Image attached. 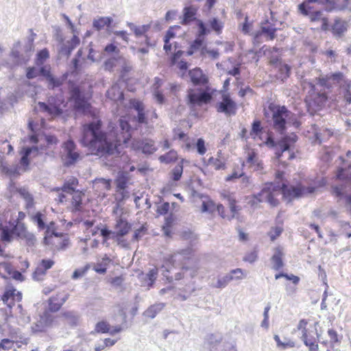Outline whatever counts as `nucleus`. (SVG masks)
<instances>
[{"label":"nucleus","mask_w":351,"mask_h":351,"mask_svg":"<svg viewBox=\"0 0 351 351\" xmlns=\"http://www.w3.org/2000/svg\"><path fill=\"white\" fill-rule=\"evenodd\" d=\"M343 101L345 105L342 107L343 113H351V92L347 93L343 97Z\"/></svg>","instance_id":"nucleus-42"},{"label":"nucleus","mask_w":351,"mask_h":351,"mask_svg":"<svg viewBox=\"0 0 351 351\" xmlns=\"http://www.w3.org/2000/svg\"><path fill=\"white\" fill-rule=\"evenodd\" d=\"M283 228L280 226L273 228L269 232V237L271 241L276 240L282 232Z\"/></svg>","instance_id":"nucleus-62"},{"label":"nucleus","mask_w":351,"mask_h":351,"mask_svg":"<svg viewBox=\"0 0 351 351\" xmlns=\"http://www.w3.org/2000/svg\"><path fill=\"white\" fill-rule=\"evenodd\" d=\"M205 40L195 36V40L191 43L190 45L191 46V49H193L197 51L205 45Z\"/></svg>","instance_id":"nucleus-55"},{"label":"nucleus","mask_w":351,"mask_h":351,"mask_svg":"<svg viewBox=\"0 0 351 351\" xmlns=\"http://www.w3.org/2000/svg\"><path fill=\"white\" fill-rule=\"evenodd\" d=\"M208 23L211 30L214 31L217 35L222 32L223 28V23L217 17H213L208 21Z\"/></svg>","instance_id":"nucleus-26"},{"label":"nucleus","mask_w":351,"mask_h":351,"mask_svg":"<svg viewBox=\"0 0 351 351\" xmlns=\"http://www.w3.org/2000/svg\"><path fill=\"white\" fill-rule=\"evenodd\" d=\"M73 50L72 47H69L66 43H63L61 45L58 53L60 56L69 58Z\"/></svg>","instance_id":"nucleus-44"},{"label":"nucleus","mask_w":351,"mask_h":351,"mask_svg":"<svg viewBox=\"0 0 351 351\" xmlns=\"http://www.w3.org/2000/svg\"><path fill=\"white\" fill-rule=\"evenodd\" d=\"M336 177L340 180L351 182V173L347 171L343 167H341L338 169Z\"/></svg>","instance_id":"nucleus-39"},{"label":"nucleus","mask_w":351,"mask_h":351,"mask_svg":"<svg viewBox=\"0 0 351 351\" xmlns=\"http://www.w3.org/2000/svg\"><path fill=\"white\" fill-rule=\"evenodd\" d=\"M45 217V216L44 214L40 211H38L34 215H32L31 219L33 222L37 224V226L40 230H44L47 228V224L44 221Z\"/></svg>","instance_id":"nucleus-28"},{"label":"nucleus","mask_w":351,"mask_h":351,"mask_svg":"<svg viewBox=\"0 0 351 351\" xmlns=\"http://www.w3.org/2000/svg\"><path fill=\"white\" fill-rule=\"evenodd\" d=\"M165 304L162 302L156 303L150 306L145 312L144 315L152 319L154 318L165 307Z\"/></svg>","instance_id":"nucleus-20"},{"label":"nucleus","mask_w":351,"mask_h":351,"mask_svg":"<svg viewBox=\"0 0 351 351\" xmlns=\"http://www.w3.org/2000/svg\"><path fill=\"white\" fill-rule=\"evenodd\" d=\"M62 103V101L61 99L54 97H50L48 99L47 104L40 101L38 105L41 108L48 112L51 114L58 116L60 115L63 112L61 108Z\"/></svg>","instance_id":"nucleus-9"},{"label":"nucleus","mask_w":351,"mask_h":351,"mask_svg":"<svg viewBox=\"0 0 351 351\" xmlns=\"http://www.w3.org/2000/svg\"><path fill=\"white\" fill-rule=\"evenodd\" d=\"M115 237L119 239L129 233L132 228V225L125 219L119 218L117 219L114 226Z\"/></svg>","instance_id":"nucleus-14"},{"label":"nucleus","mask_w":351,"mask_h":351,"mask_svg":"<svg viewBox=\"0 0 351 351\" xmlns=\"http://www.w3.org/2000/svg\"><path fill=\"white\" fill-rule=\"evenodd\" d=\"M348 30V23L339 17H336L330 27V31L335 38H341Z\"/></svg>","instance_id":"nucleus-15"},{"label":"nucleus","mask_w":351,"mask_h":351,"mask_svg":"<svg viewBox=\"0 0 351 351\" xmlns=\"http://www.w3.org/2000/svg\"><path fill=\"white\" fill-rule=\"evenodd\" d=\"M128 182V173L125 172H121L118 174L116 179L117 187L119 189V190L124 191L127 186Z\"/></svg>","instance_id":"nucleus-29"},{"label":"nucleus","mask_w":351,"mask_h":351,"mask_svg":"<svg viewBox=\"0 0 351 351\" xmlns=\"http://www.w3.org/2000/svg\"><path fill=\"white\" fill-rule=\"evenodd\" d=\"M276 151L275 152L276 157L277 159H280L281 157L283 156V153L289 151L290 149H288L287 145H285L283 143H281L280 141H278V146L276 147Z\"/></svg>","instance_id":"nucleus-49"},{"label":"nucleus","mask_w":351,"mask_h":351,"mask_svg":"<svg viewBox=\"0 0 351 351\" xmlns=\"http://www.w3.org/2000/svg\"><path fill=\"white\" fill-rule=\"evenodd\" d=\"M317 83L328 89L332 87V83L330 82L329 76L328 75H326L325 77H319L317 78Z\"/></svg>","instance_id":"nucleus-58"},{"label":"nucleus","mask_w":351,"mask_h":351,"mask_svg":"<svg viewBox=\"0 0 351 351\" xmlns=\"http://www.w3.org/2000/svg\"><path fill=\"white\" fill-rule=\"evenodd\" d=\"M298 136L295 133H291L289 135H285L279 141L285 145H287L288 149H291V146L298 141Z\"/></svg>","instance_id":"nucleus-32"},{"label":"nucleus","mask_w":351,"mask_h":351,"mask_svg":"<svg viewBox=\"0 0 351 351\" xmlns=\"http://www.w3.org/2000/svg\"><path fill=\"white\" fill-rule=\"evenodd\" d=\"M77 184V179H73L71 181H67L64 183L63 185L62 190L64 192H66L68 193H72L75 191V189L73 188V185H75Z\"/></svg>","instance_id":"nucleus-46"},{"label":"nucleus","mask_w":351,"mask_h":351,"mask_svg":"<svg viewBox=\"0 0 351 351\" xmlns=\"http://www.w3.org/2000/svg\"><path fill=\"white\" fill-rule=\"evenodd\" d=\"M66 77H63L62 79L58 78L52 74L49 76V77L46 80L47 82V87L49 89L54 90L56 88H59L65 80Z\"/></svg>","instance_id":"nucleus-25"},{"label":"nucleus","mask_w":351,"mask_h":351,"mask_svg":"<svg viewBox=\"0 0 351 351\" xmlns=\"http://www.w3.org/2000/svg\"><path fill=\"white\" fill-rule=\"evenodd\" d=\"M196 25L197 27V32L195 36L206 40V37L210 33V29L202 20H197Z\"/></svg>","instance_id":"nucleus-21"},{"label":"nucleus","mask_w":351,"mask_h":351,"mask_svg":"<svg viewBox=\"0 0 351 351\" xmlns=\"http://www.w3.org/2000/svg\"><path fill=\"white\" fill-rule=\"evenodd\" d=\"M38 75V69L34 66H29L26 69V77L29 80L35 78Z\"/></svg>","instance_id":"nucleus-64"},{"label":"nucleus","mask_w":351,"mask_h":351,"mask_svg":"<svg viewBox=\"0 0 351 351\" xmlns=\"http://www.w3.org/2000/svg\"><path fill=\"white\" fill-rule=\"evenodd\" d=\"M81 143L88 147L91 155L107 157L116 154L119 156V146L121 140L112 134H108L101 130V121L97 120L83 125Z\"/></svg>","instance_id":"nucleus-2"},{"label":"nucleus","mask_w":351,"mask_h":351,"mask_svg":"<svg viewBox=\"0 0 351 351\" xmlns=\"http://www.w3.org/2000/svg\"><path fill=\"white\" fill-rule=\"evenodd\" d=\"M147 228L145 226H142L136 229L133 234V240L138 241L145 234Z\"/></svg>","instance_id":"nucleus-60"},{"label":"nucleus","mask_w":351,"mask_h":351,"mask_svg":"<svg viewBox=\"0 0 351 351\" xmlns=\"http://www.w3.org/2000/svg\"><path fill=\"white\" fill-rule=\"evenodd\" d=\"M61 160L66 167L74 165L80 159V154L77 150V145L73 140L69 139L62 144Z\"/></svg>","instance_id":"nucleus-6"},{"label":"nucleus","mask_w":351,"mask_h":351,"mask_svg":"<svg viewBox=\"0 0 351 351\" xmlns=\"http://www.w3.org/2000/svg\"><path fill=\"white\" fill-rule=\"evenodd\" d=\"M14 234L19 238H22L25 234L27 232V228L24 223H21L19 221H16V223L12 228Z\"/></svg>","instance_id":"nucleus-31"},{"label":"nucleus","mask_w":351,"mask_h":351,"mask_svg":"<svg viewBox=\"0 0 351 351\" xmlns=\"http://www.w3.org/2000/svg\"><path fill=\"white\" fill-rule=\"evenodd\" d=\"M216 110L218 112L224 113L226 115H234L237 112V103L231 98L229 93H223L221 101L217 103Z\"/></svg>","instance_id":"nucleus-8"},{"label":"nucleus","mask_w":351,"mask_h":351,"mask_svg":"<svg viewBox=\"0 0 351 351\" xmlns=\"http://www.w3.org/2000/svg\"><path fill=\"white\" fill-rule=\"evenodd\" d=\"M343 90V97L345 95L347 94V93H351V80L345 78L343 82L339 86Z\"/></svg>","instance_id":"nucleus-61"},{"label":"nucleus","mask_w":351,"mask_h":351,"mask_svg":"<svg viewBox=\"0 0 351 351\" xmlns=\"http://www.w3.org/2000/svg\"><path fill=\"white\" fill-rule=\"evenodd\" d=\"M1 171L5 175L14 178L20 174L18 166L8 167L1 165Z\"/></svg>","instance_id":"nucleus-33"},{"label":"nucleus","mask_w":351,"mask_h":351,"mask_svg":"<svg viewBox=\"0 0 351 351\" xmlns=\"http://www.w3.org/2000/svg\"><path fill=\"white\" fill-rule=\"evenodd\" d=\"M263 131L264 128L262 126L261 121L255 119L252 123V129L250 135L254 139L256 136L261 138V135L263 133Z\"/></svg>","instance_id":"nucleus-22"},{"label":"nucleus","mask_w":351,"mask_h":351,"mask_svg":"<svg viewBox=\"0 0 351 351\" xmlns=\"http://www.w3.org/2000/svg\"><path fill=\"white\" fill-rule=\"evenodd\" d=\"M283 256L284 253L282 252V249L280 247H276L274 249V254L271 257V262L272 263L271 268L274 270L278 271L284 267L285 264L282 260Z\"/></svg>","instance_id":"nucleus-17"},{"label":"nucleus","mask_w":351,"mask_h":351,"mask_svg":"<svg viewBox=\"0 0 351 351\" xmlns=\"http://www.w3.org/2000/svg\"><path fill=\"white\" fill-rule=\"evenodd\" d=\"M95 330L98 333H108L110 324L105 321L99 322L96 324Z\"/></svg>","instance_id":"nucleus-41"},{"label":"nucleus","mask_w":351,"mask_h":351,"mask_svg":"<svg viewBox=\"0 0 351 351\" xmlns=\"http://www.w3.org/2000/svg\"><path fill=\"white\" fill-rule=\"evenodd\" d=\"M181 27L179 25H173L171 26L167 31L163 38V40H170L176 36V33L174 32L175 29H180Z\"/></svg>","instance_id":"nucleus-52"},{"label":"nucleus","mask_w":351,"mask_h":351,"mask_svg":"<svg viewBox=\"0 0 351 351\" xmlns=\"http://www.w3.org/2000/svg\"><path fill=\"white\" fill-rule=\"evenodd\" d=\"M177 159V152L174 150H171L168 153L162 155L159 157V160L161 162L166 164L175 161Z\"/></svg>","instance_id":"nucleus-34"},{"label":"nucleus","mask_w":351,"mask_h":351,"mask_svg":"<svg viewBox=\"0 0 351 351\" xmlns=\"http://www.w3.org/2000/svg\"><path fill=\"white\" fill-rule=\"evenodd\" d=\"M307 3H317L318 4L326 5L325 10L328 12L336 9V3L334 0H307Z\"/></svg>","instance_id":"nucleus-30"},{"label":"nucleus","mask_w":351,"mask_h":351,"mask_svg":"<svg viewBox=\"0 0 351 351\" xmlns=\"http://www.w3.org/2000/svg\"><path fill=\"white\" fill-rule=\"evenodd\" d=\"M70 94L77 111L84 114L90 112L91 106L84 90L78 86L73 84L71 87Z\"/></svg>","instance_id":"nucleus-7"},{"label":"nucleus","mask_w":351,"mask_h":351,"mask_svg":"<svg viewBox=\"0 0 351 351\" xmlns=\"http://www.w3.org/2000/svg\"><path fill=\"white\" fill-rule=\"evenodd\" d=\"M215 204L213 202H203L202 211L203 213H212L214 210Z\"/></svg>","instance_id":"nucleus-63"},{"label":"nucleus","mask_w":351,"mask_h":351,"mask_svg":"<svg viewBox=\"0 0 351 351\" xmlns=\"http://www.w3.org/2000/svg\"><path fill=\"white\" fill-rule=\"evenodd\" d=\"M195 147L199 154L204 155L206 153V148L205 147V141L202 138H197Z\"/></svg>","instance_id":"nucleus-50"},{"label":"nucleus","mask_w":351,"mask_h":351,"mask_svg":"<svg viewBox=\"0 0 351 351\" xmlns=\"http://www.w3.org/2000/svg\"><path fill=\"white\" fill-rule=\"evenodd\" d=\"M113 20L111 17H100L98 19H95L93 22V26L97 30H101L105 26H110Z\"/></svg>","instance_id":"nucleus-23"},{"label":"nucleus","mask_w":351,"mask_h":351,"mask_svg":"<svg viewBox=\"0 0 351 351\" xmlns=\"http://www.w3.org/2000/svg\"><path fill=\"white\" fill-rule=\"evenodd\" d=\"M47 270L40 265H39L33 273V278L36 280H40L41 276L46 274Z\"/></svg>","instance_id":"nucleus-53"},{"label":"nucleus","mask_w":351,"mask_h":351,"mask_svg":"<svg viewBox=\"0 0 351 351\" xmlns=\"http://www.w3.org/2000/svg\"><path fill=\"white\" fill-rule=\"evenodd\" d=\"M100 59V53L95 51L93 48H81L77 51L75 57L71 62V72L75 74H78L83 69L89 66L88 60L93 63L99 61Z\"/></svg>","instance_id":"nucleus-4"},{"label":"nucleus","mask_w":351,"mask_h":351,"mask_svg":"<svg viewBox=\"0 0 351 351\" xmlns=\"http://www.w3.org/2000/svg\"><path fill=\"white\" fill-rule=\"evenodd\" d=\"M183 16L181 21V24L183 25H189L192 22L198 20L196 17L197 13V7L190 5L185 6L182 11Z\"/></svg>","instance_id":"nucleus-13"},{"label":"nucleus","mask_w":351,"mask_h":351,"mask_svg":"<svg viewBox=\"0 0 351 351\" xmlns=\"http://www.w3.org/2000/svg\"><path fill=\"white\" fill-rule=\"evenodd\" d=\"M258 160V158L256 154L254 152L248 153L247 159L245 162L242 164V166L245 167V166H248L250 169L252 165Z\"/></svg>","instance_id":"nucleus-43"},{"label":"nucleus","mask_w":351,"mask_h":351,"mask_svg":"<svg viewBox=\"0 0 351 351\" xmlns=\"http://www.w3.org/2000/svg\"><path fill=\"white\" fill-rule=\"evenodd\" d=\"M158 275L157 269H152L149 271V272L146 274V278L148 280L147 286L151 287L153 286Z\"/></svg>","instance_id":"nucleus-45"},{"label":"nucleus","mask_w":351,"mask_h":351,"mask_svg":"<svg viewBox=\"0 0 351 351\" xmlns=\"http://www.w3.org/2000/svg\"><path fill=\"white\" fill-rule=\"evenodd\" d=\"M332 132L329 129H324L319 132H317L315 134L316 140L319 141V143H322L323 141H325L328 139L330 136L332 135Z\"/></svg>","instance_id":"nucleus-37"},{"label":"nucleus","mask_w":351,"mask_h":351,"mask_svg":"<svg viewBox=\"0 0 351 351\" xmlns=\"http://www.w3.org/2000/svg\"><path fill=\"white\" fill-rule=\"evenodd\" d=\"M89 269V265H86L82 269H75L72 275V278L73 280L78 279L79 278L83 276L87 271Z\"/></svg>","instance_id":"nucleus-56"},{"label":"nucleus","mask_w":351,"mask_h":351,"mask_svg":"<svg viewBox=\"0 0 351 351\" xmlns=\"http://www.w3.org/2000/svg\"><path fill=\"white\" fill-rule=\"evenodd\" d=\"M0 152L1 154L5 152L6 148L8 149V154H10L13 151V147L7 140H0Z\"/></svg>","instance_id":"nucleus-54"},{"label":"nucleus","mask_w":351,"mask_h":351,"mask_svg":"<svg viewBox=\"0 0 351 351\" xmlns=\"http://www.w3.org/2000/svg\"><path fill=\"white\" fill-rule=\"evenodd\" d=\"M330 82L333 84H337L340 86V84L343 82L346 77L343 73L341 72H335L330 74H328Z\"/></svg>","instance_id":"nucleus-36"},{"label":"nucleus","mask_w":351,"mask_h":351,"mask_svg":"<svg viewBox=\"0 0 351 351\" xmlns=\"http://www.w3.org/2000/svg\"><path fill=\"white\" fill-rule=\"evenodd\" d=\"M16 291V290L14 288L6 289L5 291L4 292V293L1 298V300L3 302V303L5 304H6V306L9 308L10 316H12L11 309H12V306L15 304L14 298L16 296L17 297L16 300L18 301H20L22 299L21 293L18 292L17 294H15ZM5 313L7 316H8V313L6 309H5Z\"/></svg>","instance_id":"nucleus-10"},{"label":"nucleus","mask_w":351,"mask_h":351,"mask_svg":"<svg viewBox=\"0 0 351 351\" xmlns=\"http://www.w3.org/2000/svg\"><path fill=\"white\" fill-rule=\"evenodd\" d=\"M223 197L228 202L230 211L232 213L231 218H230V219H231L234 217V215L238 210V206H237L235 204L236 200L234 198H232L230 194H225Z\"/></svg>","instance_id":"nucleus-40"},{"label":"nucleus","mask_w":351,"mask_h":351,"mask_svg":"<svg viewBox=\"0 0 351 351\" xmlns=\"http://www.w3.org/2000/svg\"><path fill=\"white\" fill-rule=\"evenodd\" d=\"M191 82L194 86H204L208 82V79L200 68L196 67L189 71Z\"/></svg>","instance_id":"nucleus-12"},{"label":"nucleus","mask_w":351,"mask_h":351,"mask_svg":"<svg viewBox=\"0 0 351 351\" xmlns=\"http://www.w3.org/2000/svg\"><path fill=\"white\" fill-rule=\"evenodd\" d=\"M310 3H307V0L304 1L303 3H300L298 5L299 10L301 12L302 14L306 16H309L311 13V9L312 8L309 6Z\"/></svg>","instance_id":"nucleus-51"},{"label":"nucleus","mask_w":351,"mask_h":351,"mask_svg":"<svg viewBox=\"0 0 351 351\" xmlns=\"http://www.w3.org/2000/svg\"><path fill=\"white\" fill-rule=\"evenodd\" d=\"M58 295H59L58 304H53L52 307H51L52 310L53 311V313L58 311L69 297V294H68V293L64 294L63 296H60V293H58Z\"/></svg>","instance_id":"nucleus-48"},{"label":"nucleus","mask_w":351,"mask_h":351,"mask_svg":"<svg viewBox=\"0 0 351 351\" xmlns=\"http://www.w3.org/2000/svg\"><path fill=\"white\" fill-rule=\"evenodd\" d=\"M38 152L39 150L36 146H25L21 149L20 152V154L21 156L20 159V165L24 168V170H26L30 164L29 157L32 155L33 157L36 156L38 154Z\"/></svg>","instance_id":"nucleus-11"},{"label":"nucleus","mask_w":351,"mask_h":351,"mask_svg":"<svg viewBox=\"0 0 351 351\" xmlns=\"http://www.w3.org/2000/svg\"><path fill=\"white\" fill-rule=\"evenodd\" d=\"M328 97L325 93H318L314 97V102L318 106L323 105L327 100Z\"/></svg>","instance_id":"nucleus-57"},{"label":"nucleus","mask_w":351,"mask_h":351,"mask_svg":"<svg viewBox=\"0 0 351 351\" xmlns=\"http://www.w3.org/2000/svg\"><path fill=\"white\" fill-rule=\"evenodd\" d=\"M183 162L184 160H182L172 170V179L174 181H178L183 173Z\"/></svg>","instance_id":"nucleus-35"},{"label":"nucleus","mask_w":351,"mask_h":351,"mask_svg":"<svg viewBox=\"0 0 351 351\" xmlns=\"http://www.w3.org/2000/svg\"><path fill=\"white\" fill-rule=\"evenodd\" d=\"M186 98L187 104L190 108L193 109L196 106H202L210 103L213 99V93L210 92L209 89H189Z\"/></svg>","instance_id":"nucleus-5"},{"label":"nucleus","mask_w":351,"mask_h":351,"mask_svg":"<svg viewBox=\"0 0 351 351\" xmlns=\"http://www.w3.org/2000/svg\"><path fill=\"white\" fill-rule=\"evenodd\" d=\"M284 171H277L276 178L278 181L265 183L261 191L254 193L252 197L258 202H267L271 207H276L280 204L276 197L280 194L285 200L291 202L293 199L300 198L306 194L314 193L318 188L317 186L305 187L301 184L289 185L284 180Z\"/></svg>","instance_id":"nucleus-1"},{"label":"nucleus","mask_w":351,"mask_h":351,"mask_svg":"<svg viewBox=\"0 0 351 351\" xmlns=\"http://www.w3.org/2000/svg\"><path fill=\"white\" fill-rule=\"evenodd\" d=\"M14 234L12 228L8 226H3L1 228L0 238L3 242L10 243Z\"/></svg>","instance_id":"nucleus-24"},{"label":"nucleus","mask_w":351,"mask_h":351,"mask_svg":"<svg viewBox=\"0 0 351 351\" xmlns=\"http://www.w3.org/2000/svg\"><path fill=\"white\" fill-rule=\"evenodd\" d=\"M267 25H262L261 27V30L257 32L254 36V39L257 40L262 34L267 36L269 40H274L276 36V32L278 30V28L275 27L273 25L270 24L267 21Z\"/></svg>","instance_id":"nucleus-18"},{"label":"nucleus","mask_w":351,"mask_h":351,"mask_svg":"<svg viewBox=\"0 0 351 351\" xmlns=\"http://www.w3.org/2000/svg\"><path fill=\"white\" fill-rule=\"evenodd\" d=\"M208 164L213 165L216 170L223 169L225 168V164L221 160L213 157H210L208 160Z\"/></svg>","instance_id":"nucleus-47"},{"label":"nucleus","mask_w":351,"mask_h":351,"mask_svg":"<svg viewBox=\"0 0 351 351\" xmlns=\"http://www.w3.org/2000/svg\"><path fill=\"white\" fill-rule=\"evenodd\" d=\"M269 110L272 114L274 129L280 134L287 131V125L291 124L299 128L300 122L298 121L296 114L289 111L285 106H270Z\"/></svg>","instance_id":"nucleus-3"},{"label":"nucleus","mask_w":351,"mask_h":351,"mask_svg":"<svg viewBox=\"0 0 351 351\" xmlns=\"http://www.w3.org/2000/svg\"><path fill=\"white\" fill-rule=\"evenodd\" d=\"M52 322V318L51 315L45 312L40 316V319L36 322L34 323L32 326L33 332H43L45 328L51 324Z\"/></svg>","instance_id":"nucleus-16"},{"label":"nucleus","mask_w":351,"mask_h":351,"mask_svg":"<svg viewBox=\"0 0 351 351\" xmlns=\"http://www.w3.org/2000/svg\"><path fill=\"white\" fill-rule=\"evenodd\" d=\"M240 279V276L234 277L232 274H226L223 276L219 277L216 281L214 282V279L210 283V286L214 288L223 289L227 286V285L232 280Z\"/></svg>","instance_id":"nucleus-19"},{"label":"nucleus","mask_w":351,"mask_h":351,"mask_svg":"<svg viewBox=\"0 0 351 351\" xmlns=\"http://www.w3.org/2000/svg\"><path fill=\"white\" fill-rule=\"evenodd\" d=\"M291 69V66L287 64H283L281 62L279 63V78L281 81L285 82L290 76Z\"/></svg>","instance_id":"nucleus-27"},{"label":"nucleus","mask_w":351,"mask_h":351,"mask_svg":"<svg viewBox=\"0 0 351 351\" xmlns=\"http://www.w3.org/2000/svg\"><path fill=\"white\" fill-rule=\"evenodd\" d=\"M264 143L270 148H276L278 146V141H275L271 133H269L267 134V136Z\"/></svg>","instance_id":"nucleus-59"},{"label":"nucleus","mask_w":351,"mask_h":351,"mask_svg":"<svg viewBox=\"0 0 351 351\" xmlns=\"http://www.w3.org/2000/svg\"><path fill=\"white\" fill-rule=\"evenodd\" d=\"M49 57V51L43 49L39 51L36 55V63L38 66L43 64L44 62Z\"/></svg>","instance_id":"nucleus-38"}]
</instances>
